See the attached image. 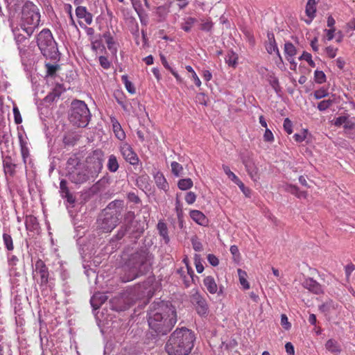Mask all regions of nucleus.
<instances>
[{
	"label": "nucleus",
	"instance_id": "nucleus-1",
	"mask_svg": "<svg viewBox=\"0 0 355 355\" xmlns=\"http://www.w3.org/2000/svg\"><path fill=\"white\" fill-rule=\"evenodd\" d=\"M148 315V326L157 335L168 334L177 322L175 308L163 302L153 304Z\"/></svg>",
	"mask_w": 355,
	"mask_h": 355
},
{
	"label": "nucleus",
	"instance_id": "nucleus-2",
	"mask_svg": "<svg viewBox=\"0 0 355 355\" xmlns=\"http://www.w3.org/2000/svg\"><path fill=\"white\" fill-rule=\"evenodd\" d=\"M195 335L187 328L177 329L170 336L165 345L168 355H189L194 345Z\"/></svg>",
	"mask_w": 355,
	"mask_h": 355
},
{
	"label": "nucleus",
	"instance_id": "nucleus-3",
	"mask_svg": "<svg viewBox=\"0 0 355 355\" xmlns=\"http://www.w3.org/2000/svg\"><path fill=\"white\" fill-rule=\"evenodd\" d=\"M148 259L149 254L146 250L132 254L123 267L124 274L121 277L122 282L132 281L142 275L146 270Z\"/></svg>",
	"mask_w": 355,
	"mask_h": 355
},
{
	"label": "nucleus",
	"instance_id": "nucleus-4",
	"mask_svg": "<svg viewBox=\"0 0 355 355\" xmlns=\"http://www.w3.org/2000/svg\"><path fill=\"white\" fill-rule=\"evenodd\" d=\"M67 176L73 184H82L89 180L90 173L76 155H71L67 162Z\"/></svg>",
	"mask_w": 355,
	"mask_h": 355
},
{
	"label": "nucleus",
	"instance_id": "nucleus-5",
	"mask_svg": "<svg viewBox=\"0 0 355 355\" xmlns=\"http://www.w3.org/2000/svg\"><path fill=\"white\" fill-rule=\"evenodd\" d=\"M90 112L87 104L82 101L74 100L71 103L69 119L78 127H85L90 120Z\"/></svg>",
	"mask_w": 355,
	"mask_h": 355
},
{
	"label": "nucleus",
	"instance_id": "nucleus-6",
	"mask_svg": "<svg viewBox=\"0 0 355 355\" xmlns=\"http://www.w3.org/2000/svg\"><path fill=\"white\" fill-rule=\"evenodd\" d=\"M40 21V14L36 6H26L23 8L20 27L28 36H31L33 33Z\"/></svg>",
	"mask_w": 355,
	"mask_h": 355
},
{
	"label": "nucleus",
	"instance_id": "nucleus-7",
	"mask_svg": "<svg viewBox=\"0 0 355 355\" xmlns=\"http://www.w3.org/2000/svg\"><path fill=\"white\" fill-rule=\"evenodd\" d=\"M37 44L42 55L51 57L57 51L56 42L49 29H43L37 37Z\"/></svg>",
	"mask_w": 355,
	"mask_h": 355
},
{
	"label": "nucleus",
	"instance_id": "nucleus-8",
	"mask_svg": "<svg viewBox=\"0 0 355 355\" xmlns=\"http://www.w3.org/2000/svg\"><path fill=\"white\" fill-rule=\"evenodd\" d=\"M87 166L92 178L97 177L103 166V153L100 150H94L86 158Z\"/></svg>",
	"mask_w": 355,
	"mask_h": 355
},
{
	"label": "nucleus",
	"instance_id": "nucleus-9",
	"mask_svg": "<svg viewBox=\"0 0 355 355\" xmlns=\"http://www.w3.org/2000/svg\"><path fill=\"white\" fill-rule=\"evenodd\" d=\"M33 277L36 279L37 283L43 290L47 288L49 282V270L46 263L40 259H38L33 269Z\"/></svg>",
	"mask_w": 355,
	"mask_h": 355
},
{
	"label": "nucleus",
	"instance_id": "nucleus-10",
	"mask_svg": "<svg viewBox=\"0 0 355 355\" xmlns=\"http://www.w3.org/2000/svg\"><path fill=\"white\" fill-rule=\"evenodd\" d=\"M98 227L103 232H110L119 223V218L116 214L105 213L97 220Z\"/></svg>",
	"mask_w": 355,
	"mask_h": 355
},
{
	"label": "nucleus",
	"instance_id": "nucleus-11",
	"mask_svg": "<svg viewBox=\"0 0 355 355\" xmlns=\"http://www.w3.org/2000/svg\"><path fill=\"white\" fill-rule=\"evenodd\" d=\"M191 302L197 313L200 316H207L209 313V306L206 299L198 291H194L191 295Z\"/></svg>",
	"mask_w": 355,
	"mask_h": 355
},
{
	"label": "nucleus",
	"instance_id": "nucleus-12",
	"mask_svg": "<svg viewBox=\"0 0 355 355\" xmlns=\"http://www.w3.org/2000/svg\"><path fill=\"white\" fill-rule=\"evenodd\" d=\"M334 125L337 127L343 126L345 133L350 139H355V121L354 119H349L348 116H341L336 118Z\"/></svg>",
	"mask_w": 355,
	"mask_h": 355
},
{
	"label": "nucleus",
	"instance_id": "nucleus-13",
	"mask_svg": "<svg viewBox=\"0 0 355 355\" xmlns=\"http://www.w3.org/2000/svg\"><path fill=\"white\" fill-rule=\"evenodd\" d=\"M120 153L125 160L132 166H137L139 163V158L132 147L128 143H122L119 146Z\"/></svg>",
	"mask_w": 355,
	"mask_h": 355
},
{
	"label": "nucleus",
	"instance_id": "nucleus-14",
	"mask_svg": "<svg viewBox=\"0 0 355 355\" xmlns=\"http://www.w3.org/2000/svg\"><path fill=\"white\" fill-rule=\"evenodd\" d=\"M134 303L133 298L129 293H124L112 300L114 309L118 311L129 309Z\"/></svg>",
	"mask_w": 355,
	"mask_h": 355
},
{
	"label": "nucleus",
	"instance_id": "nucleus-15",
	"mask_svg": "<svg viewBox=\"0 0 355 355\" xmlns=\"http://www.w3.org/2000/svg\"><path fill=\"white\" fill-rule=\"evenodd\" d=\"M243 163L245 165V169L251 179L254 181L259 180V175L258 173V168L253 160L250 158L244 159L243 160Z\"/></svg>",
	"mask_w": 355,
	"mask_h": 355
},
{
	"label": "nucleus",
	"instance_id": "nucleus-16",
	"mask_svg": "<svg viewBox=\"0 0 355 355\" xmlns=\"http://www.w3.org/2000/svg\"><path fill=\"white\" fill-rule=\"evenodd\" d=\"M268 42L266 44V49L267 52L269 54L275 53L279 58V63L282 64L283 60L280 55L279 51L278 49L274 35L268 34Z\"/></svg>",
	"mask_w": 355,
	"mask_h": 355
},
{
	"label": "nucleus",
	"instance_id": "nucleus-17",
	"mask_svg": "<svg viewBox=\"0 0 355 355\" xmlns=\"http://www.w3.org/2000/svg\"><path fill=\"white\" fill-rule=\"evenodd\" d=\"M316 1L315 0H308L305 6V13L307 16V19H304V21L307 24H310L313 19L315 17L316 14Z\"/></svg>",
	"mask_w": 355,
	"mask_h": 355
},
{
	"label": "nucleus",
	"instance_id": "nucleus-18",
	"mask_svg": "<svg viewBox=\"0 0 355 355\" xmlns=\"http://www.w3.org/2000/svg\"><path fill=\"white\" fill-rule=\"evenodd\" d=\"M3 171L6 175L10 177H14L16 173L17 164L12 161V159L10 156L6 157L3 160Z\"/></svg>",
	"mask_w": 355,
	"mask_h": 355
},
{
	"label": "nucleus",
	"instance_id": "nucleus-19",
	"mask_svg": "<svg viewBox=\"0 0 355 355\" xmlns=\"http://www.w3.org/2000/svg\"><path fill=\"white\" fill-rule=\"evenodd\" d=\"M13 33L15 35V40L18 46V49L20 51L24 50L28 45V36H26L21 33L19 28H15V30H13Z\"/></svg>",
	"mask_w": 355,
	"mask_h": 355
},
{
	"label": "nucleus",
	"instance_id": "nucleus-20",
	"mask_svg": "<svg viewBox=\"0 0 355 355\" xmlns=\"http://www.w3.org/2000/svg\"><path fill=\"white\" fill-rule=\"evenodd\" d=\"M76 15L78 19H83L85 23L90 25L92 23V15L89 12L84 6H78L76 9Z\"/></svg>",
	"mask_w": 355,
	"mask_h": 355
},
{
	"label": "nucleus",
	"instance_id": "nucleus-21",
	"mask_svg": "<svg viewBox=\"0 0 355 355\" xmlns=\"http://www.w3.org/2000/svg\"><path fill=\"white\" fill-rule=\"evenodd\" d=\"M302 286L304 288L308 289L315 294H319L322 293L321 286L312 278L306 279L303 282Z\"/></svg>",
	"mask_w": 355,
	"mask_h": 355
},
{
	"label": "nucleus",
	"instance_id": "nucleus-22",
	"mask_svg": "<svg viewBox=\"0 0 355 355\" xmlns=\"http://www.w3.org/2000/svg\"><path fill=\"white\" fill-rule=\"evenodd\" d=\"M60 193L62 198L67 199V202L70 204L75 202V198L70 193L69 189L67 187V182L65 180H62L60 182Z\"/></svg>",
	"mask_w": 355,
	"mask_h": 355
},
{
	"label": "nucleus",
	"instance_id": "nucleus-23",
	"mask_svg": "<svg viewBox=\"0 0 355 355\" xmlns=\"http://www.w3.org/2000/svg\"><path fill=\"white\" fill-rule=\"evenodd\" d=\"M324 346H325V349L328 352H331V354H333L334 355L339 354L342 351V348H341V346L339 344V343L333 338H331V339H329L328 340H327Z\"/></svg>",
	"mask_w": 355,
	"mask_h": 355
},
{
	"label": "nucleus",
	"instance_id": "nucleus-24",
	"mask_svg": "<svg viewBox=\"0 0 355 355\" xmlns=\"http://www.w3.org/2000/svg\"><path fill=\"white\" fill-rule=\"evenodd\" d=\"M190 217L196 223L200 225H207L208 220L205 215L199 210H191L189 213Z\"/></svg>",
	"mask_w": 355,
	"mask_h": 355
},
{
	"label": "nucleus",
	"instance_id": "nucleus-25",
	"mask_svg": "<svg viewBox=\"0 0 355 355\" xmlns=\"http://www.w3.org/2000/svg\"><path fill=\"white\" fill-rule=\"evenodd\" d=\"M64 88L61 84H56L52 92H50L46 97V102H53L56 98H58L62 93L64 91Z\"/></svg>",
	"mask_w": 355,
	"mask_h": 355
},
{
	"label": "nucleus",
	"instance_id": "nucleus-26",
	"mask_svg": "<svg viewBox=\"0 0 355 355\" xmlns=\"http://www.w3.org/2000/svg\"><path fill=\"white\" fill-rule=\"evenodd\" d=\"M18 138H19V141L20 151H21V157H22L24 163L26 164V159L29 156V149L28 147V143L24 139L22 134L19 133Z\"/></svg>",
	"mask_w": 355,
	"mask_h": 355
},
{
	"label": "nucleus",
	"instance_id": "nucleus-27",
	"mask_svg": "<svg viewBox=\"0 0 355 355\" xmlns=\"http://www.w3.org/2000/svg\"><path fill=\"white\" fill-rule=\"evenodd\" d=\"M111 123L116 137L120 141L124 140L125 139V134L119 121L114 117H112Z\"/></svg>",
	"mask_w": 355,
	"mask_h": 355
},
{
	"label": "nucleus",
	"instance_id": "nucleus-28",
	"mask_svg": "<svg viewBox=\"0 0 355 355\" xmlns=\"http://www.w3.org/2000/svg\"><path fill=\"white\" fill-rule=\"evenodd\" d=\"M203 284L208 292L215 294L218 291V285L212 276H207L203 279Z\"/></svg>",
	"mask_w": 355,
	"mask_h": 355
},
{
	"label": "nucleus",
	"instance_id": "nucleus-29",
	"mask_svg": "<svg viewBox=\"0 0 355 355\" xmlns=\"http://www.w3.org/2000/svg\"><path fill=\"white\" fill-rule=\"evenodd\" d=\"M106 300H107L106 295H105L103 294L98 293V294H95L92 296L90 302H91V304H92V307L94 309H98L101 306V305L102 304H103Z\"/></svg>",
	"mask_w": 355,
	"mask_h": 355
},
{
	"label": "nucleus",
	"instance_id": "nucleus-30",
	"mask_svg": "<svg viewBox=\"0 0 355 355\" xmlns=\"http://www.w3.org/2000/svg\"><path fill=\"white\" fill-rule=\"evenodd\" d=\"M107 168V170L111 173H115L118 171L119 168V164L116 155L112 154L108 157Z\"/></svg>",
	"mask_w": 355,
	"mask_h": 355
},
{
	"label": "nucleus",
	"instance_id": "nucleus-31",
	"mask_svg": "<svg viewBox=\"0 0 355 355\" xmlns=\"http://www.w3.org/2000/svg\"><path fill=\"white\" fill-rule=\"evenodd\" d=\"M296 47L290 42H287L284 44V53L286 60H291L297 54Z\"/></svg>",
	"mask_w": 355,
	"mask_h": 355
},
{
	"label": "nucleus",
	"instance_id": "nucleus-32",
	"mask_svg": "<svg viewBox=\"0 0 355 355\" xmlns=\"http://www.w3.org/2000/svg\"><path fill=\"white\" fill-rule=\"evenodd\" d=\"M103 37L105 40V42L107 45L108 49L111 51L112 53L115 54L117 51V49L115 46V42L111 33L108 31L105 32V33H103Z\"/></svg>",
	"mask_w": 355,
	"mask_h": 355
},
{
	"label": "nucleus",
	"instance_id": "nucleus-33",
	"mask_svg": "<svg viewBox=\"0 0 355 355\" xmlns=\"http://www.w3.org/2000/svg\"><path fill=\"white\" fill-rule=\"evenodd\" d=\"M25 225L28 231L35 230L38 226L37 218L32 215L26 216L25 218Z\"/></svg>",
	"mask_w": 355,
	"mask_h": 355
},
{
	"label": "nucleus",
	"instance_id": "nucleus-34",
	"mask_svg": "<svg viewBox=\"0 0 355 355\" xmlns=\"http://www.w3.org/2000/svg\"><path fill=\"white\" fill-rule=\"evenodd\" d=\"M155 181L157 186L164 191L168 189V184L162 173L158 172L155 175Z\"/></svg>",
	"mask_w": 355,
	"mask_h": 355
},
{
	"label": "nucleus",
	"instance_id": "nucleus-35",
	"mask_svg": "<svg viewBox=\"0 0 355 355\" xmlns=\"http://www.w3.org/2000/svg\"><path fill=\"white\" fill-rule=\"evenodd\" d=\"M89 40L91 42L92 49L96 53H97L98 51L102 52L105 50V46L102 43L100 36L97 39L89 38Z\"/></svg>",
	"mask_w": 355,
	"mask_h": 355
},
{
	"label": "nucleus",
	"instance_id": "nucleus-36",
	"mask_svg": "<svg viewBox=\"0 0 355 355\" xmlns=\"http://www.w3.org/2000/svg\"><path fill=\"white\" fill-rule=\"evenodd\" d=\"M197 22V19L194 17H189L184 19V22L181 24V28L185 32L191 31L192 27Z\"/></svg>",
	"mask_w": 355,
	"mask_h": 355
},
{
	"label": "nucleus",
	"instance_id": "nucleus-37",
	"mask_svg": "<svg viewBox=\"0 0 355 355\" xmlns=\"http://www.w3.org/2000/svg\"><path fill=\"white\" fill-rule=\"evenodd\" d=\"M157 230L160 236L163 237L165 243H168L169 242V236L168 235V228L166 223L162 221H159L157 224Z\"/></svg>",
	"mask_w": 355,
	"mask_h": 355
},
{
	"label": "nucleus",
	"instance_id": "nucleus-38",
	"mask_svg": "<svg viewBox=\"0 0 355 355\" xmlns=\"http://www.w3.org/2000/svg\"><path fill=\"white\" fill-rule=\"evenodd\" d=\"M169 12V6L168 5H164L158 6L156 8V15L159 17V21L165 19Z\"/></svg>",
	"mask_w": 355,
	"mask_h": 355
},
{
	"label": "nucleus",
	"instance_id": "nucleus-39",
	"mask_svg": "<svg viewBox=\"0 0 355 355\" xmlns=\"http://www.w3.org/2000/svg\"><path fill=\"white\" fill-rule=\"evenodd\" d=\"M178 186L181 190H187L193 187V181L191 178L181 179L178 181Z\"/></svg>",
	"mask_w": 355,
	"mask_h": 355
},
{
	"label": "nucleus",
	"instance_id": "nucleus-40",
	"mask_svg": "<svg viewBox=\"0 0 355 355\" xmlns=\"http://www.w3.org/2000/svg\"><path fill=\"white\" fill-rule=\"evenodd\" d=\"M121 80L123 83L125 89L127 91L131 94H134L135 93V88L133 84L128 80V77L127 75H123L121 76Z\"/></svg>",
	"mask_w": 355,
	"mask_h": 355
},
{
	"label": "nucleus",
	"instance_id": "nucleus-41",
	"mask_svg": "<svg viewBox=\"0 0 355 355\" xmlns=\"http://www.w3.org/2000/svg\"><path fill=\"white\" fill-rule=\"evenodd\" d=\"M185 69H187V71L188 72L191 73V78L194 82L195 85L198 87H200L202 84L201 80H200L199 77L198 76V75L196 74V73L195 72V71L193 70L192 67L190 65H187V66H186Z\"/></svg>",
	"mask_w": 355,
	"mask_h": 355
},
{
	"label": "nucleus",
	"instance_id": "nucleus-42",
	"mask_svg": "<svg viewBox=\"0 0 355 355\" xmlns=\"http://www.w3.org/2000/svg\"><path fill=\"white\" fill-rule=\"evenodd\" d=\"M238 56L236 53L230 51L225 57V62L229 66L235 67L237 63Z\"/></svg>",
	"mask_w": 355,
	"mask_h": 355
},
{
	"label": "nucleus",
	"instance_id": "nucleus-43",
	"mask_svg": "<svg viewBox=\"0 0 355 355\" xmlns=\"http://www.w3.org/2000/svg\"><path fill=\"white\" fill-rule=\"evenodd\" d=\"M3 240L8 250L11 251L14 249L12 239L10 234L4 233L3 234Z\"/></svg>",
	"mask_w": 355,
	"mask_h": 355
},
{
	"label": "nucleus",
	"instance_id": "nucleus-44",
	"mask_svg": "<svg viewBox=\"0 0 355 355\" xmlns=\"http://www.w3.org/2000/svg\"><path fill=\"white\" fill-rule=\"evenodd\" d=\"M299 60H305L307 62V63L309 64V65L311 67H315V62L312 60V55L311 53L306 52V51H304L302 53V54L301 55V56L299 57Z\"/></svg>",
	"mask_w": 355,
	"mask_h": 355
},
{
	"label": "nucleus",
	"instance_id": "nucleus-45",
	"mask_svg": "<svg viewBox=\"0 0 355 355\" xmlns=\"http://www.w3.org/2000/svg\"><path fill=\"white\" fill-rule=\"evenodd\" d=\"M338 51V49L333 46H327L324 50L326 56L331 59L334 58L336 56Z\"/></svg>",
	"mask_w": 355,
	"mask_h": 355
},
{
	"label": "nucleus",
	"instance_id": "nucleus-46",
	"mask_svg": "<svg viewBox=\"0 0 355 355\" xmlns=\"http://www.w3.org/2000/svg\"><path fill=\"white\" fill-rule=\"evenodd\" d=\"M238 274L239 276L240 283L243 286V288L248 289L250 288V284L247 279L245 278L246 272L245 271H243L241 269H238Z\"/></svg>",
	"mask_w": 355,
	"mask_h": 355
},
{
	"label": "nucleus",
	"instance_id": "nucleus-47",
	"mask_svg": "<svg viewBox=\"0 0 355 355\" xmlns=\"http://www.w3.org/2000/svg\"><path fill=\"white\" fill-rule=\"evenodd\" d=\"M314 80L318 84L326 82V75L322 71L315 70L314 72Z\"/></svg>",
	"mask_w": 355,
	"mask_h": 355
},
{
	"label": "nucleus",
	"instance_id": "nucleus-48",
	"mask_svg": "<svg viewBox=\"0 0 355 355\" xmlns=\"http://www.w3.org/2000/svg\"><path fill=\"white\" fill-rule=\"evenodd\" d=\"M223 169L228 178H230L231 180L235 184L240 180V179L233 172L231 171L228 166L223 165Z\"/></svg>",
	"mask_w": 355,
	"mask_h": 355
},
{
	"label": "nucleus",
	"instance_id": "nucleus-49",
	"mask_svg": "<svg viewBox=\"0 0 355 355\" xmlns=\"http://www.w3.org/2000/svg\"><path fill=\"white\" fill-rule=\"evenodd\" d=\"M214 24L211 19H207L206 20H202L200 24V29L203 31L209 32L211 31L213 28Z\"/></svg>",
	"mask_w": 355,
	"mask_h": 355
},
{
	"label": "nucleus",
	"instance_id": "nucleus-50",
	"mask_svg": "<svg viewBox=\"0 0 355 355\" xmlns=\"http://www.w3.org/2000/svg\"><path fill=\"white\" fill-rule=\"evenodd\" d=\"M172 173L175 176H179L183 171L182 166L177 162H173L171 164Z\"/></svg>",
	"mask_w": 355,
	"mask_h": 355
},
{
	"label": "nucleus",
	"instance_id": "nucleus-51",
	"mask_svg": "<svg viewBox=\"0 0 355 355\" xmlns=\"http://www.w3.org/2000/svg\"><path fill=\"white\" fill-rule=\"evenodd\" d=\"M46 69L47 75L49 76H53L55 75L58 69H59V65L58 64H51L50 63H46L45 64Z\"/></svg>",
	"mask_w": 355,
	"mask_h": 355
},
{
	"label": "nucleus",
	"instance_id": "nucleus-52",
	"mask_svg": "<svg viewBox=\"0 0 355 355\" xmlns=\"http://www.w3.org/2000/svg\"><path fill=\"white\" fill-rule=\"evenodd\" d=\"M333 103L332 100H323L320 101L318 105V109L320 111H324L328 109Z\"/></svg>",
	"mask_w": 355,
	"mask_h": 355
},
{
	"label": "nucleus",
	"instance_id": "nucleus-53",
	"mask_svg": "<svg viewBox=\"0 0 355 355\" xmlns=\"http://www.w3.org/2000/svg\"><path fill=\"white\" fill-rule=\"evenodd\" d=\"M194 263L196 266V271L198 273H201L204 270V266L201 263L200 255L196 254L194 257Z\"/></svg>",
	"mask_w": 355,
	"mask_h": 355
},
{
	"label": "nucleus",
	"instance_id": "nucleus-54",
	"mask_svg": "<svg viewBox=\"0 0 355 355\" xmlns=\"http://www.w3.org/2000/svg\"><path fill=\"white\" fill-rule=\"evenodd\" d=\"M184 199L187 204L192 205L196 200V195L192 191L187 192L185 195Z\"/></svg>",
	"mask_w": 355,
	"mask_h": 355
},
{
	"label": "nucleus",
	"instance_id": "nucleus-55",
	"mask_svg": "<svg viewBox=\"0 0 355 355\" xmlns=\"http://www.w3.org/2000/svg\"><path fill=\"white\" fill-rule=\"evenodd\" d=\"M99 63L101 66L105 69H108L111 67V62L105 56L101 55L99 57Z\"/></svg>",
	"mask_w": 355,
	"mask_h": 355
},
{
	"label": "nucleus",
	"instance_id": "nucleus-56",
	"mask_svg": "<svg viewBox=\"0 0 355 355\" xmlns=\"http://www.w3.org/2000/svg\"><path fill=\"white\" fill-rule=\"evenodd\" d=\"M313 96L315 98L320 99L328 96V92L325 89L321 88L320 89L315 91Z\"/></svg>",
	"mask_w": 355,
	"mask_h": 355
},
{
	"label": "nucleus",
	"instance_id": "nucleus-57",
	"mask_svg": "<svg viewBox=\"0 0 355 355\" xmlns=\"http://www.w3.org/2000/svg\"><path fill=\"white\" fill-rule=\"evenodd\" d=\"M236 184L238 185V187L240 188L241 191L243 193V194L246 197L250 196L251 190L249 188L245 187L244 184L241 180H239L238 182H236Z\"/></svg>",
	"mask_w": 355,
	"mask_h": 355
},
{
	"label": "nucleus",
	"instance_id": "nucleus-58",
	"mask_svg": "<svg viewBox=\"0 0 355 355\" xmlns=\"http://www.w3.org/2000/svg\"><path fill=\"white\" fill-rule=\"evenodd\" d=\"M284 128L285 131L288 134L291 135L293 132V125L292 122L288 118H286L284 121Z\"/></svg>",
	"mask_w": 355,
	"mask_h": 355
},
{
	"label": "nucleus",
	"instance_id": "nucleus-59",
	"mask_svg": "<svg viewBox=\"0 0 355 355\" xmlns=\"http://www.w3.org/2000/svg\"><path fill=\"white\" fill-rule=\"evenodd\" d=\"M281 325L286 330H288L291 327V324L288 322V318L285 314H282L281 315Z\"/></svg>",
	"mask_w": 355,
	"mask_h": 355
},
{
	"label": "nucleus",
	"instance_id": "nucleus-60",
	"mask_svg": "<svg viewBox=\"0 0 355 355\" xmlns=\"http://www.w3.org/2000/svg\"><path fill=\"white\" fill-rule=\"evenodd\" d=\"M191 243L193 245V248L196 252H200L202 250V245L200 241L198 240L196 238H193L191 239Z\"/></svg>",
	"mask_w": 355,
	"mask_h": 355
},
{
	"label": "nucleus",
	"instance_id": "nucleus-61",
	"mask_svg": "<svg viewBox=\"0 0 355 355\" xmlns=\"http://www.w3.org/2000/svg\"><path fill=\"white\" fill-rule=\"evenodd\" d=\"M13 114H14L15 123L17 125L21 123L22 118H21L20 112L17 107H13Z\"/></svg>",
	"mask_w": 355,
	"mask_h": 355
},
{
	"label": "nucleus",
	"instance_id": "nucleus-62",
	"mask_svg": "<svg viewBox=\"0 0 355 355\" xmlns=\"http://www.w3.org/2000/svg\"><path fill=\"white\" fill-rule=\"evenodd\" d=\"M263 139L267 142H272L274 141V136L272 132L268 128H266L263 135Z\"/></svg>",
	"mask_w": 355,
	"mask_h": 355
},
{
	"label": "nucleus",
	"instance_id": "nucleus-63",
	"mask_svg": "<svg viewBox=\"0 0 355 355\" xmlns=\"http://www.w3.org/2000/svg\"><path fill=\"white\" fill-rule=\"evenodd\" d=\"M207 260L213 266H217L219 264L218 259L213 254H209L207 255Z\"/></svg>",
	"mask_w": 355,
	"mask_h": 355
},
{
	"label": "nucleus",
	"instance_id": "nucleus-64",
	"mask_svg": "<svg viewBox=\"0 0 355 355\" xmlns=\"http://www.w3.org/2000/svg\"><path fill=\"white\" fill-rule=\"evenodd\" d=\"M128 199L134 203L138 204L141 202L140 198L135 193H129L128 195Z\"/></svg>",
	"mask_w": 355,
	"mask_h": 355
}]
</instances>
